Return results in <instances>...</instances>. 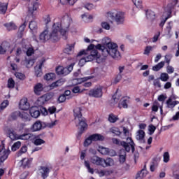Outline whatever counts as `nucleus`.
<instances>
[{
	"instance_id": "f257e3e1",
	"label": "nucleus",
	"mask_w": 179,
	"mask_h": 179,
	"mask_svg": "<svg viewBox=\"0 0 179 179\" xmlns=\"http://www.w3.org/2000/svg\"><path fill=\"white\" fill-rule=\"evenodd\" d=\"M95 47L101 52L103 57H108L110 55V57L115 59L121 58V54L118 51V45L114 42L109 43L106 47L101 44H98Z\"/></svg>"
},
{
	"instance_id": "f03ea898",
	"label": "nucleus",
	"mask_w": 179,
	"mask_h": 179,
	"mask_svg": "<svg viewBox=\"0 0 179 179\" xmlns=\"http://www.w3.org/2000/svg\"><path fill=\"white\" fill-rule=\"evenodd\" d=\"M59 24H54L50 34H48V30L45 29L40 34L39 40H41L42 43L48 41V40L50 38H52V40H58V38H59V32H58L59 29Z\"/></svg>"
},
{
	"instance_id": "7ed1b4c3",
	"label": "nucleus",
	"mask_w": 179,
	"mask_h": 179,
	"mask_svg": "<svg viewBox=\"0 0 179 179\" xmlns=\"http://www.w3.org/2000/svg\"><path fill=\"white\" fill-rule=\"evenodd\" d=\"M72 24V17L69 15H64L61 21V23L57 22L55 24H59V29L57 30L59 33V37L60 35L63 36L64 39L66 40V31H68L71 24Z\"/></svg>"
},
{
	"instance_id": "20e7f679",
	"label": "nucleus",
	"mask_w": 179,
	"mask_h": 179,
	"mask_svg": "<svg viewBox=\"0 0 179 179\" xmlns=\"http://www.w3.org/2000/svg\"><path fill=\"white\" fill-rule=\"evenodd\" d=\"M75 122L76 127H80L79 135H82L85 129L87 127V124L85 121V118L82 117V108L80 107H76L73 110Z\"/></svg>"
},
{
	"instance_id": "39448f33",
	"label": "nucleus",
	"mask_w": 179,
	"mask_h": 179,
	"mask_svg": "<svg viewBox=\"0 0 179 179\" xmlns=\"http://www.w3.org/2000/svg\"><path fill=\"white\" fill-rule=\"evenodd\" d=\"M91 163L95 166L103 167V169H106V167H112L115 164L114 159L112 158L108 157L104 159L96 155L91 157Z\"/></svg>"
},
{
	"instance_id": "423d86ee",
	"label": "nucleus",
	"mask_w": 179,
	"mask_h": 179,
	"mask_svg": "<svg viewBox=\"0 0 179 179\" xmlns=\"http://www.w3.org/2000/svg\"><path fill=\"white\" fill-rule=\"evenodd\" d=\"M108 19L115 22L117 24H122L125 20V13L117 10H111L106 13Z\"/></svg>"
},
{
	"instance_id": "0eeeda50",
	"label": "nucleus",
	"mask_w": 179,
	"mask_h": 179,
	"mask_svg": "<svg viewBox=\"0 0 179 179\" xmlns=\"http://www.w3.org/2000/svg\"><path fill=\"white\" fill-rule=\"evenodd\" d=\"M175 5H177V0H174V2L173 4L168 5V8H169L168 10L164 12L163 14L164 20H162L159 24V26L161 27H163V26H164V23H166V22L167 21V19H169V17H171V9L174 8Z\"/></svg>"
},
{
	"instance_id": "6e6552de",
	"label": "nucleus",
	"mask_w": 179,
	"mask_h": 179,
	"mask_svg": "<svg viewBox=\"0 0 179 179\" xmlns=\"http://www.w3.org/2000/svg\"><path fill=\"white\" fill-rule=\"evenodd\" d=\"M73 65H75L74 63H72L67 68H64L63 66H58L56 68V73L57 75H69V73H71L73 69Z\"/></svg>"
},
{
	"instance_id": "1a4fd4ad",
	"label": "nucleus",
	"mask_w": 179,
	"mask_h": 179,
	"mask_svg": "<svg viewBox=\"0 0 179 179\" xmlns=\"http://www.w3.org/2000/svg\"><path fill=\"white\" fill-rule=\"evenodd\" d=\"M8 156H9V149L5 148V145H0V162L1 163H3L4 160L8 159Z\"/></svg>"
},
{
	"instance_id": "9d476101",
	"label": "nucleus",
	"mask_w": 179,
	"mask_h": 179,
	"mask_svg": "<svg viewBox=\"0 0 179 179\" xmlns=\"http://www.w3.org/2000/svg\"><path fill=\"white\" fill-rule=\"evenodd\" d=\"M89 96L99 99L103 96V88L101 87L94 88L89 92Z\"/></svg>"
},
{
	"instance_id": "9b49d317",
	"label": "nucleus",
	"mask_w": 179,
	"mask_h": 179,
	"mask_svg": "<svg viewBox=\"0 0 179 179\" xmlns=\"http://www.w3.org/2000/svg\"><path fill=\"white\" fill-rule=\"evenodd\" d=\"M87 52L90 54V55L94 58H99V52L97 51V48H96V45L94 44H91L88 46Z\"/></svg>"
},
{
	"instance_id": "f8f14e48",
	"label": "nucleus",
	"mask_w": 179,
	"mask_h": 179,
	"mask_svg": "<svg viewBox=\"0 0 179 179\" xmlns=\"http://www.w3.org/2000/svg\"><path fill=\"white\" fill-rule=\"evenodd\" d=\"M112 142L115 145H120L121 146L124 147V150H126V152L131 151V148L129 147L128 143H127V142H125V141H120V140H118V138H112Z\"/></svg>"
},
{
	"instance_id": "ddd939ff",
	"label": "nucleus",
	"mask_w": 179,
	"mask_h": 179,
	"mask_svg": "<svg viewBox=\"0 0 179 179\" xmlns=\"http://www.w3.org/2000/svg\"><path fill=\"white\" fill-rule=\"evenodd\" d=\"M38 171L41 177L43 179H45L47 177H48V174L50 173V168L48 166H41L38 169Z\"/></svg>"
},
{
	"instance_id": "4468645a",
	"label": "nucleus",
	"mask_w": 179,
	"mask_h": 179,
	"mask_svg": "<svg viewBox=\"0 0 179 179\" xmlns=\"http://www.w3.org/2000/svg\"><path fill=\"white\" fill-rule=\"evenodd\" d=\"M44 128V122L41 123L40 120L36 121L31 127L32 132H37V131H41V129Z\"/></svg>"
},
{
	"instance_id": "2eb2a0df",
	"label": "nucleus",
	"mask_w": 179,
	"mask_h": 179,
	"mask_svg": "<svg viewBox=\"0 0 179 179\" xmlns=\"http://www.w3.org/2000/svg\"><path fill=\"white\" fill-rule=\"evenodd\" d=\"M176 100V96H171L167 101L166 104L168 108H174L177 104H179V102L177 101H173Z\"/></svg>"
},
{
	"instance_id": "dca6fc26",
	"label": "nucleus",
	"mask_w": 179,
	"mask_h": 179,
	"mask_svg": "<svg viewBox=\"0 0 179 179\" xmlns=\"http://www.w3.org/2000/svg\"><path fill=\"white\" fill-rule=\"evenodd\" d=\"M20 110H29V108H30V104L27 101V99L24 98L20 100Z\"/></svg>"
},
{
	"instance_id": "f3484780",
	"label": "nucleus",
	"mask_w": 179,
	"mask_h": 179,
	"mask_svg": "<svg viewBox=\"0 0 179 179\" xmlns=\"http://www.w3.org/2000/svg\"><path fill=\"white\" fill-rule=\"evenodd\" d=\"M43 65H44V61L40 62L39 65L35 67V75L37 78H40L43 76V71L41 70Z\"/></svg>"
},
{
	"instance_id": "a211bd4d",
	"label": "nucleus",
	"mask_w": 179,
	"mask_h": 179,
	"mask_svg": "<svg viewBox=\"0 0 179 179\" xmlns=\"http://www.w3.org/2000/svg\"><path fill=\"white\" fill-rule=\"evenodd\" d=\"M38 6V3L37 2H34L29 5L28 13L30 16H33V13H34L35 10H37Z\"/></svg>"
},
{
	"instance_id": "6ab92c4d",
	"label": "nucleus",
	"mask_w": 179,
	"mask_h": 179,
	"mask_svg": "<svg viewBox=\"0 0 179 179\" xmlns=\"http://www.w3.org/2000/svg\"><path fill=\"white\" fill-rule=\"evenodd\" d=\"M21 166L23 169H29L31 164V159L24 158L20 161Z\"/></svg>"
},
{
	"instance_id": "aec40b11",
	"label": "nucleus",
	"mask_w": 179,
	"mask_h": 179,
	"mask_svg": "<svg viewBox=\"0 0 179 179\" xmlns=\"http://www.w3.org/2000/svg\"><path fill=\"white\" fill-rule=\"evenodd\" d=\"M18 138L23 141H29V139L31 141V139H36V136L33 134H24L20 135Z\"/></svg>"
},
{
	"instance_id": "412c9836",
	"label": "nucleus",
	"mask_w": 179,
	"mask_h": 179,
	"mask_svg": "<svg viewBox=\"0 0 179 179\" xmlns=\"http://www.w3.org/2000/svg\"><path fill=\"white\" fill-rule=\"evenodd\" d=\"M146 176H148V171L143 169L136 173L135 179H144Z\"/></svg>"
},
{
	"instance_id": "4be33fe9",
	"label": "nucleus",
	"mask_w": 179,
	"mask_h": 179,
	"mask_svg": "<svg viewBox=\"0 0 179 179\" xmlns=\"http://www.w3.org/2000/svg\"><path fill=\"white\" fill-rule=\"evenodd\" d=\"M145 131L143 130H138L136 134V139L140 141L141 143H145Z\"/></svg>"
},
{
	"instance_id": "5701e85b",
	"label": "nucleus",
	"mask_w": 179,
	"mask_h": 179,
	"mask_svg": "<svg viewBox=\"0 0 179 179\" xmlns=\"http://www.w3.org/2000/svg\"><path fill=\"white\" fill-rule=\"evenodd\" d=\"M43 84L39 83L35 85V86L34 87V92L35 94H36L37 96H40V93L43 92Z\"/></svg>"
},
{
	"instance_id": "b1692460",
	"label": "nucleus",
	"mask_w": 179,
	"mask_h": 179,
	"mask_svg": "<svg viewBox=\"0 0 179 179\" xmlns=\"http://www.w3.org/2000/svg\"><path fill=\"white\" fill-rule=\"evenodd\" d=\"M29 113L32 118H38L40 117V110L36 109V108H31L29 110Z\"/></svg>"
},
{
	"instance_id": "393cba45",
	"label": "nucleus",
	"mask_w": 179,
	"mask_h": 179,
	"mask_svg": "<svg viewBox=\"0 0 179 179\" xmlns=\"http://www.w3.org/2000/svg\"><path fill=\"white\" fill-rule=\"evenodd\" d=\"M126 150L122 149L120 151V162L122 164L125 163V161L127 160V152Z\"/></svg>"
},
{
	"instance_id": "a878e982",
	"label": "nucleus",
	"mask_w": 179,
	"mask_h": 179,
	"mask_svg": "<svg viewBox=\"0 0 179 179\" xmlns=\"http://www.w3.org/2000/svg\"><path fill=\"white\" fill-rule=\"evenodd\" d=\"M20 117L22 120V121H24L25 122H27V121H30L31 119L30 118V115L27 113V112H20Z\"/></svg>"
},
{
	"instance_id": "bb28decb",
	"label": "nucleus",
	"mask_w": 179,
	"mask_h": 179,
	"mask_svg": "<svg viewBox=\"0 0 179 179\" xmlns=\"http://www.w3.org/2000/svg\"><path fill=\"white\" fill-rule=\"evenodd\" d=\"M92 142H96V141H104V136H101V134H92L90 136Z\"/></svg>"
},
{
	"instance_id": "cd10ccee",
	"label": "nucleus",
	"mask_w": 179,
	"mask_h": 179,
	"mask_svg": "<svg viewBox=\"0 0 179 179\" xmlns=\"http://www.w3.org/2000/svg\"><path fill=\"white\" fill-rule=\"evenodd\" d=\"M64 80L62 79L58 80L57 81L52 83L50 85V90H52V89H55V87H58V86H62L64 84Z\"/></svg>"
},
{
	"instance_id": "c85d7f7f",
	"label": "nucleus",
	"mask_w": 179,
	"mask_h": 179,
	"mask_svg": "<svg viewBox=\"0 0 179 179\" xmlns=\"http://www.w3.org/2000/svg\"><path fill=\"white\" fill-rule=\"evenodd\" d=\"M4 27H6L8 31H11V30H16L17 29V27H16V25L13 22H8L4 24Z\"/></svg>"
},
{
	"instance_id": "c756f323",
	"label": "nucleus",
	"mask_w": 179,
	"mask_h": 179,
	"mask_svg": "<svg viewBox=\"0 0 179 179\" xmlns=\"http://www.w3.org/2000/svg\"><path fill=\"white\" fill-rule=\"evenodd\" d=\"M146 16L148 20H155L156 19V14L150 10L146 11Z\"/></svg>"
},
{
	"instance_id": "7c9ffc66",
	"label": "nucleus",
	"mask_w": 179,
	"mask_h": 179,
	"mask_svg": "<svg viewBox=\"0 0 179 179\" xmlns=\"http://www.w3.org/2000/svg\"><path fill=\"white\" fill-rule=\"evenodd\" d=\"M74 48H75L74 44L69 45L67 48L64 49L65 54H68V55H71V54H73Z\"/></svg>"
},
{
	"instance_id": "2f4dec72",
	"label": "nucleus",
	"mask_w": 179,
	"mask_h": 179,
	"mask_svg": "<svg viewBox=\"0 0 179 179\" xmlns=\"http://www.w3.org/2000/svg\"><path fill=\"white\" fill-rule=\"evenodd\" d=\"M8 10V3H0V13L5 15Z\"/></svg>"
},
{
	"instance_id": "473e14b6",
	"label": "nucleus",
	"mask_w": 179,
	"mask_h": 179,
	"mask_svg": "<svg viewBox=\"0 0 179 179\" xmlns=\"http://www.w3.org/2000/svg\"><path fill=\"white\" fill-rule=\"evenodd\" d=\"M98 152L101 153V155H103V156H106L110 153V150L107 148L99 146L98 148Z\"/></svg>"
},
{
	"instance_id": "72a5a7b5",
	"label": "nucleus",
	"mask_w": 179,
	"mask_h": 179,
	"mask_svg": "<svg viewBox=\"0 0 179 179\" xmlns=\"http://www.w3.org/2000/svg\"><path fill=\"white\" fill-rule=\"evenodd\" d=\"M127 143L129 146V148H131V151H132V153H134V152H135V143H134V141H132V138H127Z\"/></svg>"
},
{
	"instance_id": "f704fd0d",
	"label": "nucleus",
	"mask_w": 179,
	"mask_h": 179,
	"mask_svg": "<svg viewBox=\"0 0 179 179\" xmlns=\"http://www.w3.org/2000/svg\"><path fill=\"white\" fill-rule=\"evenodd\" d=\"M81 17H82L83 20L84 22H85L86 23L90 22V20H92V19H93V16H92L87 13L83 14L81 15Z\"/></svg>"
},
{
	"instance_id": "c9c22d12",
	"label": "nucleus",
	"mask_w": 179,
	"mask_h": 179,
	"mask_svg": "<svg viewBox=\"0 0 179 179\" xmlns=\"http://www.w3.org/2000/svg\"><path fill=\"white\" fill-rule=\"evenodd\" d=\"M29 27L31 31H36V29H38L37 22L36 21H31Z\"/></svg>"
},
{
	"instance_id": "e433bc0d",
	"label": "nucleus",
	"mask_w": 179,
	"mask_h": 179,
	"mask_svg": "<svg viewBox=\"0 0 179 179\" xmlns=\"http://www.w3.org/2000/svg\"><path fill=\"white\" fill-rule=\"evenodd\" d=\"M164 62H161L160 63L152 67V71H155V72H157V71H160L162 68L164 66Z\"/></svg>"
},
{
	"instance_id": "4c0bfd02",
	"label": "nucleus",
	"mask_w": 179,
	"mask_h": 179,
	"mask_svg": "<svg viewBox=\"0 0 179 179\" xmlns=\"http://www.w3.org/2000/svg\"><path fill=\"white\" fill-rule=\"evenodd\" d=\"M27 152V146L24 145L22 146L20 150L17 152V157H20L23 154L26 153Z\"/></svg>"
},
{
	"instance_id": "58836bf2",
	"label": "nucleus",
	"mask_w": 179,
	"mask_h": 179,
	"mask_svg": "<svg viewBox=\"0 0 179 179\" xmlns=\"http://www.w3.org/2000/svg\"><path fill=\"white\" fill-rule=\"evenodd\" d=\"M43 128H54V127L57 125V120H55L49 123L43 122Z\"/></svg>"
},
{
	"instance_id": "ea45409f",
	"label": "nucleus",
	"mask_w": 179,
	"mask_h": 179,
	"mask_svg": "<svg viewBox=\"0 0 179 179\" xmlns=\"http://www.w3.org/2000/svg\"><path fill=\"white\" fill-rule=\"evenodd\" d=\"M21 145H22V143L20 141H17L11 147V150L13 152H16V150H17V149L20 148Z\"/></svg>"
},
{
	"instance_id": "a19ab883",
	"label": "nucleus",
	"mask_w": 179,
	"mask_h": 179,
	"mask_svg": "<svg viewBox=\"0 0 179 179\" xmlns=\"http://www.w3.org/2000/svg\"><path fill=\"white\" fill-rule=\"evenodd\" d=\"M110 131L112 134L116 135V136H120V135H121V131H120V129L117 127H112Z\"/></svg>"
},
{
	"instance_id": "79ce46f5",
	"label": "nucleus",
	"mask_w": 179,
	"mask_h": 179,
	"mask_svg": "<svg viewBox=\"0 0 179 179\" xmlns=\"http://www.w3.org/2000/svg\"><path fill=\"white\" fill-rule=\"evenodd\" d=\"M108 121L112 123L117 122L118 121V117L114 114L109 115Z\"/></svg>"
},
{
	"instance_id": "37998d69",
	"label": "nucleus",
	"mask_w": 179,
	"mask_h": 179,
	"mask_svg": "<svg viewBox=\"0 0 179 179\" xmlns=\"http://www.w3.org/2000/svg\"><path fill=\"white\" fill-rule=\"evenodd\" d=\"M159 163L157 162L156 159H154L152 164L150 165V171H155L156 169L157 168Z\"/></svg>"
},
{
	"instance_id": "c03bdc74",
	"label": "nucleus",
	"mask_w": 179,
	"mask_h": 179,
	"mask_svg": "<svg viewBox=\"0 0 179 179\" xmlns=\"http://www.w3.org/2000/svg\"><path fill=\"white\" fill-rule=\"evenodd\" d=\"M8 136L10 137V139H11V141H15V139H17V138L19 139V137H17L15 131H9Z\"/></svg>"
},
{
	"instance_id": "a18cd8bd",
	"label": "nucleus",
	"mask_w": 179,
	"mask_h": 179,
	"mask_svg": "<svg viewBox=\"0 0 179 179\" xmlns=\"http://www.w3.org/2000/svg\"><path fill=\"white\" fill-rule=\"evenodd\" d=\"M133 3L138 9H142V0H132Z\"/></svg>"
},
{
	"instance_id": "49530a36",
	"label": "nucleus",
	"mask_w": 179,
	"mask_h": 179,
	"mask_svg": "<svg viewBox=\"0 0 179 179\" xmlns=\"http://www.w3.org/2000/svg\"><path fill=\"white\" fill-rule=\"evenodd\" d=\"M1 45L3 46V48L4 49V51H6V52L9 48H10V43H9V42L8 41H3L1 43Z\"/></svg>"
},
{
	"instance_id": "de8ad7c7",
	"label": "nucleus",
	"mask_w": 179,
	"mask_h": 179,
	"mask_svg": "<svg viewBox=\"0 0 179 179\" xmlns=\"http://www.w3.org/2000/svg\"><path fill=\"white\" fill-rule=\"evenodd\" d=\"M102 43L104 45H106L105 47H107L108 44H111L113 42L111 41V39H110V38L105 37L102 39Z\"/></svg>"
},
{
	"instance_id": "09e8293b",
	"label": "nucleus",
	"mask_w": 179,
	"mask_h": 179,
	"mask_svg": "<svg viewBox=\"0 0 179 179\" xmlns=\"http://www.w3.org/2000/svg\"><path fill=\"white\" fill-rule=\"evenodd\" d=\"M34 145L38 146L40 145H43V143H45V141L41 138H36L34 142Z\"/></svg>"
},
{
	"instance_id": "8fccbe9b",
	"label": "nucleus",
	"mask_w": 179,
	"mask_h": 179,
	"mask_svg": "<svg viewBox=\"0 0 179 179\" xmlns=\"http://www.w3.org/2000/svg\"><path fill=\"white\" fill-rule=\"evenodd\" d=\"M12 120H17V117H20V111L13 112L10 115Z\"/></svg>"
},
{
	"instance_id": "3c124183",
	"label": "nucleus",
	"mask_w": 179,
	"mask_h": 179,
	"mask_svg": "<svg viewBox=\"0 0 179 179\" xmlns=\"http://www.w3.org/2000/svg\"><path fill=\"white\" fill-rule=\"evenodd\" d=\"M101 28L104 29L105 30H110V24H108V22H102L101 23Z\"/></svg>"
},
{
	"instance_id": "603ef678",
	"label": "nucleus",
	"mask_w": 179,
	"mask_h": 179,
	"mask_svg": "<svg viewBox=\"0 0 179 179\" xmlns=\"http://www.w3.org/2000/svg\"><path fill=\"white\" fill-rule=\"evenodd\" d=\"M8 87L9 89H13L15 87V80L13 78H9L8 80Z\"/></svg>"
},
{
	"instance_id": "864d4df0",
	"label": "nucleus",
	"mask_w": 179,
	"mask_h": 179,
	"mask_svg": "<svg viewBox=\"0 0 179 179\" xmlns=\"http://www.w3.org/2000/svg\"><path fill=\"white\" fill-rule=\"evenodd\" d=\"M160 106V104L157 101H155L152 105V111L157 112L159 110V107Z\"/></svg>"
},
{
	"instance_id": "5fc2aeb1",
	"label": "nucleus",
	"mask_w": 179,
	"mask_h": 179,
	"mask_svg": "<svg viewBox=\"0 0 179 179\" xmlns=\"http://www.w3.org/2000/svg\"><path fill=\"white\" fill-rule=\"evenodd\" d=\"M161 80H162L163 82H167L169 80V74L166 73H162L161 74V78H160Z\"/></svg>"
},
{
	"instance_id": "6e6d98bb",
	"label": "nucleus",
	"mask_w": 179,
	"mask_h": 179,
	"mask_svg": "<svg viewBox=\"0 0 179 179\" xmlns=\"http://www.w3.org/2000/svg\"><path fill=\"white\" fill-rule=\"evenodd\" d=\"M85 167H87L88 171H89L91 174H93V173H94V171L93 168H91V167H90V164H89V163L87 162V161H85Z\"/></svg>"
},
{
	"instance_id": "4d7b16f0",
	"label": "nucleus",
	"mask_w": 179,
	"mask_h": 179,
	"mask_svg": "<svg viewBox=\"0 0 179 179\" xmlns=\"http://www.w3.org/2000/svg\"><path fill=\"white\" fill-rule=\"evenodd\" d=\"M54 78H55V74L50 73H48L45 76V80H52Z\"/></svg>"
},
{
	"instance_id": "13d9d810",
	"label": "nucleus",
	"mask_w": 179,
	"mask_h": 179,
	"mask_svg": "<svg viewBox=\"0 0 179 179\" xmlns=\"http://www.w3.org/2000/svg\"><path fill=\"white\" fill-rule=\"evenodd\" d=\"M92 142H93V141H92V138H90V136L87 138H86L85 140V141H84V146L85 148L89 146L92 143Z\"/></svg>"
},
{
	"instance_id": "bf43d9fd",
	"label": "nucleus",
	"mask_w": 179,
	"mask_h": 179,
	"mask_svg": "<svg viewBox=\"0 0 179 179\" xmlns=\"http://www.w3.org/2000/svg\"><path fill=\"white\" fill-rule=\"evenodd\" d=\"M15 76L17 78V79H20V80H24V78H25L24 74L19 72H16L15 73Z\"/></svg>"
},
{
	"instance_id": "052dcab7",
	"label": "nucleus",
	"mask_w": 179,
	"mask_h": 179,
	"mask_svg": "<svg viewBox=\"0 0 179 179\" xmlns=\"http://www.w3.org/2000/svg\"><path fill=\"white\" fill-rule=\"evenodd\" d=\"M121 79H122V74L121 73H118L115 80H114V82L113 83H115V85H117V83H118V82H120L121 80Z\"/></svg>"
},
{
	"instance_id": "680f3d73",
	"label": "nucleus",
	"mask_w": 179,
	"mask_h": 179,
	"mask_svg": "<svg viewBox=\"0 0 179 179\" xmlns=\"http://www.w3.org/2000/svg\"><path fill=\"white\" fill-rule=\"evenodd\" d=\"M9 105V101L6 100L0 105V110H5L6 107H8Z\"/></svg>"
},
{
	"instance_id": "e2e57ef3",
	"label": "nucleus",
	"mask_w": 179,
	"mask_h": 179,
	"mask_svg": "<svg viewBox=\"0 0 179 179\" xmlns=\"http://www.w3.org/2000/svg\"><path fill=\"white\" fill-rule=\"evenodd\" d=\"M170 160V155L168 152L164 153V163H169Z\"/></svg>"
},
{
	"instance_id": "0e129e2a",
	"label": "nucleus",
	"mask_w": 179,
	"mask_h": 179,
	"mask_svg": "<svg viewBox=\"0 0 179 179\" xmlns=\"http://www.w3.org/2000/svg\"><path fill=\"white\" fill-rule=\"evenodd\" d=\"M120 106H122L123 108H128V103H127V99H122Z\"/></svg>"
},
{
	"instance_id": "69168bd1",
	"label": "nucleus",
	"mask_w": 179,
	"mask_h": 179,
	"mask_svg": "<svg viewBox=\"0 0 179 179\" xmlns=\"http://www.w3.org/2000/svg\"><path fill=\"white\" fill-rule=\"evenodd\" d=\"M34 54V48H28L27 50V57H31Z\"/></svg>"
},
{
	"instance_id": "338daca9",
	"label": "nucleus",
	"mask_w": 179,
	"mask_h": 179,
	"mask_svg": "<svg viewBox=\"0 0 179 179\" xmlns=\"http://www.w3.org/2000/svg\"><path fill=\"white\" fill-rule=\"evenodd\" d=\"M34 65V60L30 59V60H26V66L27 68H31Z\"/></svg>"
},
{
	"instance_id": "774afa93",
	"label": "nucleus",
	"mask_w": 179,
	"mask_h": 179,
	"mask_svg": "<svg viewBox=\"0 0 179 179\" xmlns=\"http://www.w3.org/2000/svg\"><path fill=\"white\" fill-rule=\"evenodd\" d=\"M89 79H92V76L78 78V83H82L83 82H86V80H89Z\"/></svg>"
}]
</instances>
